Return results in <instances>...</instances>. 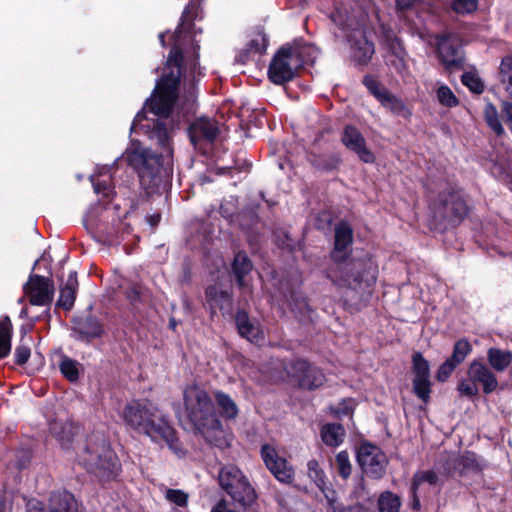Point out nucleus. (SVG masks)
Segmentation results:
<instances>
[{
    "label": "nucleus",
    "instance_id": "17",
    "mask_svg": "<svg viewBox=\"0 0 512 512\" xmlns=\"http://www.w3.org/2000/svg\"><path fill=\"white\" fill-rule=\"evenodd\" d=\"M353 239L352 228L347 223H340L335 228V248L331 256L334 261L347 257V248Z\"/></svg>",
    "mask_w": 512,
    "mask_h": 512
},
{
    "label": "nucleus",
    "instance_id": "11",
    "mask_svg": "<svg viewBox=\"0 0 512 512\" xmlns=\"http://www.w3.org/2000/svg\"><path fill=\"white\" fill-rule=\"evenodd\" d=\"M261 456L269 471L275 478L286 484H290L294 480V469L288 464L284 457H281L277 450L269 445H263L261 448Z\"/></svg>",
    "mask_w": 512,
    "mask_h": 512
},
{
    "label": "nucleus",
    "instance_id": "25",
    "mask_svg": "<svg viewBox=\"0 0 512 512\" xmlns=\"http://www.w3.org/2000/svg\"><path fill=\"white\" fill-rule=\"evenodd\" d=\"M12 323L8 316L0 319V359L11 351Z\"/></svg>",
    "mask_w": 512,
    "mask_h": 512
},
{
    "label": "nucleus",
    "instance_id": "19",
    "mask_svg": "<svg viewBox=\"0 0 512 512\" xmlns=\"http://www.w3.org/2000/svg\"><path fill=\"white\" fill-rule=\"evenodd\" d=\"M78 280L75 272H70L65 283L60 287V295L57 305L65 310H70L76 299Z\"/></svg>",
    "mask_w": 512,
    "mask_h": 512
},
{
    "label": "nucleus",
    "instance_id": "20",
    "mask_svg": "<svg viewBox=\"0 0 512 512\" xmlns=\"http://www.w3.org/2000/svg\"><path fill=\"white\" fill-rule=\"evenodd\" d=\"M46 512H78V505L71 493L58 492L51 496Z\"/></svg>",
    "mask_w": 512,
    "mask_h": 512
},
{
    "label": "nucleus",
    "instance_id": "16",
    "mask_svg": "<svg viewBox=\"0 0 512 512\" xmlns=\"http://www.w3.org/2000/svg\"><path fill=\"white\" fill-rule=\"evenodd\" d=\"M342 143L346 148L355 152L365 163L375 161L374 154L366 147V141L361 132L352 125H347L342 134Z\"/></svg>",
    "mask_w": 512,
    "mask_h": 512
},
{
    "label": "nucleus",
    "instance_id": "33",
    "mask_svg": "<svg viewBox=\"0 0 512 512\" xmlns=\"http://www.w3.org/2000/svg\"><path fill=\"white\" fill-rule=\"evenodd\" d=\"M75 331L82 337L93 338L101 334V327L95 319L87 317L77 323Z\"/></svg>",
    "mask_w": 512,
    "mask_h": 512
},
{
    "label": "nucleus",
    "instance_id": "7",
    "mask_svg": "<svg viewBox=\"0 0 512 512\" xmlns=\"http://www.w3.org/2000/svg\"><path fill=\"white\" fill-rule=\"evenodd\" d=\"M221 487L241 505H250L256 499L254 488L242 471L234 465H227L219 472Z\"/></svg>",
    "mask_w": 512,
    "mask_h": 512
},
{
    "label": "nucleus",
    "instance_id": "14",
    "mask_svg": "<svg viewBox=\"0 0 512 512\" xmlns=\"http://www.w3.org/2000/svg\"><path fill=\"white\" fill-rule=\"evenodd\" d=\"M439 464L440 468L448 477L456 472L462 475L479 469L476 456L471 452H465L461 455L449 454L444 459V462Z\"/></svg>",
    "mask_w": 512,
    "mask_h": 512
},
{
    "label": "nucleus",
    "instance_id": "63",
    "mask_svg": "<svg viewBox=\"0 0 512 512\" xmlns=\"http://www.w3.org/2000/svg\"><path fill=\"white\" fill-rule=\"evenodd\" d=\"M0 512H2V504H0Z\"/></svg>",
    "mask_w": 512,
    "mask_h": 512
},
{
    "label": "nucleus",
    "instance_id": "30",
    "mask_svg": "<svg viewBox=\"0 0 512 512\" xmlns=\"http://www.w3.org/2000/svg\"><path fill=\"white\" fill-rule=\"evenodd\" d=\"M353 57L360 63L364 64L372 57L374 53V46L365 38L360 39L352 45Z\"/></svg>",
    "mask_w": 512,
    "mask_h": 512
},
{
    "label": "nucleus",
    "instance_id": "39",
    "mask_svg": "<svg viewBox=\"0 0 512 512\" xmlns=\"http://www.w3.org/2000/svg\"><path fill=\"white\" fill-rule=\"evenodd\" d=\"M267 44L266 36L262 32H258L248 42L245 53L247 56L253 53L262 54L265 52Z\"/></svg>",
    "mask_w": 512,
    "mask_h": 512
},
{
    "label": "nucleus",
    "instance_id": "53",
    "mask_svg": "<svg viewBox=\"0 0 512 512\" xmlns=\"http://www.w3.org/2000/svg\"><path fill=\"white\" fill-rule=\"evenodd\" d=\"M502 113L504 114L505 120L509 125V129L512 132V103L503 101L501 105Z\"/></svg>",
    "mask_w": 512,
    "mask_h": 512
},
{
    "label": "nucleus",
    "instance_id": "28",
    "mask_svg": "<svg viewBox=\"0 0 512 512\" xmlns=\"http://www.w3.org/2000/svg\"><path fill=\"white\" fill-rule=\"evenodd\" d=\"M215 399L223 417L227 419H234L237 417L239 412L238 407L229 395L218 391L215 394Z\"/></svg>",
    "mask_w": 512,
    "mask_h": 512
},
{
    "label": "nucleus",
    "instance_id": "58",
    "mask_svg": "<svg viewBox=\"0 0 512 512\" xmlns=\"http://www.w3.org/2000/svg\"><path fill=\"white\" fill-rule=\"evenodd\" d=\"M414 0H396L397 6L400 9L408 8Z\"/></svg>",
    "mask_w": 512,
    "mask_h": 512
},
{
    "label": "nucleus",
    "instance_id": "41",
    "mask_svg": "<svg viewBox=\"0 0 512 512\" xmlns=\"http://www.w3.org/2000/svg\"><path fill=\"white\" fill-rule=\"evenodd\" d=\"M307 469L309 478L313 480L317 487L323 490L325 486V474L319 463L314 459L310 460L307 463Z\"/></svg>",
    "mask_w": 512,
    "mask_h": 512
},
{
    "label": "nucleus",
    "instance_id": "43",
    "mask_svg": "<svg viewBox=\"0 0 512 512\" xmlns=\"http://www.w3.org/2000/svg\"><path fill=\"white\" fill-rule=\"evenodd\" d=\"M461 81L471 92L482 93L484 84L481 79L473 72H466L462 75Z\"/></svg>",
    "mask_w": 512,
    "mask_h": 512
},
{
    "label": "nucleus",
    "instance_id": "48",
    "mask_svg": "<svg viewBox=\"0 0 512 512\" xmlns=\"http://www.w3.org/2000/svg\"><path fill=\"white\" fill-rule=\"evenodd\" d=\"M364 83L367 89L370 91V93L373 94L379 100V102H381L382 99L389 92L372 78H365Z\"/></svg>",
    "mask_w": 512,
    "mask_h": 512
},
{
    "label": "nucleus",
    "instance_id": "38",
    "mask_svg": "<svg viewBox=\"0 0 512 512\" xmlns=\"http://www.w3.org/2000/svg\"><path fill=\"white\" fill-rule=\"evenodd\" d=\"M471 351L472 347L467 340H458L454 345L453 353L449 359L454 364L460 365L465 360V358L470 354Z\"/></svg>",
    "mask_w": 512,
    "mask_h": 512
},
{
    "label": "nucleus",
    "instance_id": "47",
    "mask_svg": "<svg viewBox=\"0 0 512 512\" xmlns=\"http://www.w3.org/2000/svg\"><path fill=\"white\" fill-rule=\"evenodd\" d=\"M29 342V340L25 342V340L22 339L15 349V361L19 365L25 364L30 357Z\"/></svg>",
    "mask_w": 512,
    "mask_h": 512
},
{
    "label": "nucleus",
    "instance_id": "6",
    "mask_svg": "<svg viewBox=\"0 0 512 512\" xmlns=\"http://www.w3.org/2000/svg\"><path fill=\"white\" fill-rule=\"evenodd\" d=\"M281 371L273 375L277 381H289L303 389L318 388L325 382V376L321 370L304 360H296L289 364L279 362Z\"/></svg>",
    "mask_w": 512,
    "mask_h": 512
},
{
    "label": "nucleus",
    "instance_id": "57",
    "mask_svg": "<svg viewBox=\"0 0 512 512\" xmlns=\"http://www.w3.org/2000/svg\"><path fill=\"white\" fill-rule=\"evenodd\" d=\"M145 114L144 112H139L136 116H135V119H134V122H133V125H132V128H136L138 125H141V122L145 119Z\"/></svg>",
    "mask_w": 512,
    "mask_h": 512
},
{
    "label": "nucleus",
    "instance_id": "21",
    "mask_svg": "<svg viewBox=\"0 0 512 512\" xmlns=\"http://www.w3.org/2000/svg\"><path fill=\"white\" fill-rule=\"evenodd\" d=\"M50 430L55 438L60 442L61 446L63 448H68L77 434L78 427L69 421H55L51 424Z\"/></svg>",
    "mask_w": 512,
    "mask_h": 512
},
{
    "label": "nucleus",
    "instance_id": "42",
    "mask_svg": "<svg viewBox=\"0 0 512 512\" xmlns=\"http://www.w3.org/2000/svg\"><path fill=\"white\" fill-rule=\"evenodd\" d=\"M439 103L446 107H455L459 101L452 90L446 85H440L436 91Z\"/></svg>",
    "mask_w": 512,
    "mask_h": 512
},
{
    "label": "nucleus",
    "instance_id": "9",
    "mask_svg": "<svg viewBox=\"0 0 512 512\" xmlns=\"http://www.w3.org/2000/svg\"><path fill=\"white\" fill-rule=\"evenodd\" d=\"M467 380L460 381L458 391L467 397L476 396L479 392L478 384L482 386L485 394L497 390L498 380L494 372L479 360H473L467 369Z\"/></svg>",
    "mask_w": 512,
    "mask_h": 512
},
{
    "label": "nucleus",
    "instance_id": "59",
    "mask_svg": "<svg viewBox=\"0 0 512 512\" xmlns=\"http://www.w3.org/2000/svg\"><path fill=\"white\" fill-rule=\"evenodd\" d=\"M197 64H198V63H197V60H196V59H193V60L191 61V63L189 64V68H190V70H191V73H193V74H194V72H195V70H196V68H197Z\"/></svg>",
    "mask_w": 512,
    "mask_h": 512
},
{
    "label": "nucleus",
    "instance_id": "8",
    "mask_svg": "<svg viewBox=\"0 0 512 512\" xmlns=\"http://www.w3.org/2000/svg\"><path fill=\"white\" fill-rule=\"evenodd\" d=\"M303 62L298 48L282 47L270 62L268 68L269 79L278 85L286 83L295 77Z\"/></svg>",
    "mask_w": 512,
    "mask_h": 512
},
{
    "label": "nucleus",
    "instance_id": "32",
    "mask_svg": "<svg viewBox=\"0 0 512 512\" xmlns=\"http://www.w3.org/2000/svg\"><path fill=\"white\" fill-rule=\"evenodd\" d=\"M499 79L509 97L512 98V56L502 59L499 67Z\"/></svg>",
    "mask_w": 512,
    "mask_h": 512
},
{
    "label": "nucleus",
    "instance_id": "18",
    "mask_svg": "<svg viewBox=\"0 0 512 512\" xmlns=\"http://www.w3.org/2000/svg\"><path fill=\"white\" fill-rule=\"evenodd\" d=\"M195 429L198 430L210 444L226 448L229 446V438L226 432L222 429L221 423L215 415V423L209 425H197Z\"/></svg>",
    "mask_w": 512,
    "mask_h": 512
},
{
    "label": "nucleus",
    "instance_id": "29",
    "mask_svg": "<svg viewBox=\"0 0 512 512\" xmlns=\"http://www.w3.org/2000/svg\"><path fill=\"white\" fill-rule=\"evenodd\" d=\"M380 103L397 116L407 118L411 115V111L407 106L390 92L386 94Z\"/></svg>",
    "mask_w": 512,
    "mask_h": 512
},
{
    "label": "nucleus",
    "instance_id": "37",
    "mask_svg": "<svg viewBox=\"0 0 512 512\" xmlns=\"http://www.w3.org/2000/svg\"><path fill=\"white\" fill-rule=\"evenodd\" d=\"M413 391L424 403H428L431 393L430 378H413Z\"/></svg>",
    "mask_w": 512,
    "mask_h": 512
},
{
    "label": "nucleus",
    "instance_id": "1",
    "mask_svg": "<svg viewBox=\"0 0 512 512\" xmlns=\"http://www.w3.org/2000/svg\"><path fill=\"white\" fill-rule=\"evenodd\" d=\"M182 61L181 51L174 46L164 67L163 77L144 107L159 117L153 120L152 125L147 124L143 127L148 137L162 148V153L157 155L150 148L143 147L138 141L133 140L121 156V159L138 173L142 186L147 190L159 187L172 170L171 121L168 117L176 101L177 87L182 75Z\"/></svg>",
    "mask_w": 512,
    "mask_h": 512
},
{
    "label": "nucleus",
    "instance_id": "40",
    "mask_svg": "<svg viewBox=\"0 0 512 512\" xmlns=\"http://www.w3.org/2000/svg\"><path fill=\"white\" fill-rule=\"evenodd\" d=\"M59 368L61 373L71 382L76 381L79 376V370H78V364L76 361L68 358L63 357Z\"/></svg>",
    "mask_w": 512,
    "mask_h": 512
},
{
    "label": "nucleus",
    "instance_id": "15",
    "mask_svg": "<svg viewBox=\"0 0 512 512\" xmlns=\"http://www.w3.org/2000/svg\"><path fill=\"white\" fill-rule=\"evenodd\" d=\"M220 133L219 124L210 118L196 119L189 128V136L192 144L198 147L202 141L213 142Z\"/></svg>",
    "mask_w": 512,
    "mask_h": 512
},
{
    "label": "nucleus",
    "instance_id": "31",
    "mask_svg": "<svg viewBox=\"0 0 512 512\" xmlns=\"http://www.w3.org/2000/svg\"><path fill=\"white\" fill-rule=\"evenodd\" d=\"M427 483L431 486H437L441 483L440 476L433 470L418 471L413 476L412 490L417 492L421 485Z\"/></svg>",
    "mask_w": 512,
    "mask_h": 512
},
{
    "label": "nucleus",
    "instance_id": "3",
    "mask_svg": "<svg viewBox=\"0 0 512 512\" xmlns=\"http://www.w3.org/2000/svg\"><path fill=\"white\" fill-rule=\"evenodd\" d=\"M334 262L329 277L338 287L363 293L376 283L378 266L371 258L346 257Z\"/></svg>",
    "mask_w": 512,
    "mask_h": 512
},
{
    "label": "nucleus",
    "instance_id": "56",
    "mask_svg": "<svg viewBox=\"0 0 512 512\" xmlns=\"http://www.w3.org/2000/svg\"><path fill=\"white\" fill-rule=\"evenodd\" d=\"M92 181L94 180L92 179ZM93 186L96 193H103L105 197L109 196L110 188L106 184L100 182H93Z\"/></svg>",
    "mask_w": 512,
    "mask_h": 512
},
{
    "label": "nucleus",
    "instance_id": "23",
    "mask_svg": "<svg viewBox=\"0 0 512 512\" xmlns=\"http://www.w3.org/2000/svg\"><path fill=\"white\" fill-rule=\"evenodd\" d=\"M487 360L495 371L502 372L512 363V352L492 347L487 351Z\"/></svg>",
    "mask_w": 512,
    "mask_h": 512
},
{
    "label": "nucleus",
    "instance_id": "35",
    "mask_svg": "<svg viewBox=\"0 0 512 512\" xmlns=\"http://www.w3.org/2000/svg\"><path fill=\"white\" fill-rule=\"evenodd\" d=\"M401 502L398 496L391 492H384L378 500L380 512H399Z\"/></svg>",
    "mask_w": 512,
    "mask_h": 512
},
{
    "label": "nucleus",
    "instance_id": "60",
    "mask_svg": "<svg viewBox=\"0 0 512 512\" xmlns=\"http://www.w3.org/2000/svg\"><path fill=\"white\" fill-rule=\"evenodd\" d=\"M416 493L417 492H415V493L413 492V494H414V508H419L420 502H419V499H418Z\"/></svg>",
    "mask_w": 512,
    "mask_h": 512
},
{
    "label": "nucleus",
    "instance_id": "61",
    "mask_svg": "<svg viewBox=\"0 0 512 512\" xmlns=\"http://www.w3.org/2000/svg\"><path fill=\"white\" fill-rule=\"evenodd\" d=\"M160 41H161L162 45H164V35L163 34H160Z\"/></svg>",
    "mask_w": 512,
    "mask_h": 512
},
{
    "label": "nucleus",
    "instance_id": "45",
    "mask_svg": "<svg viewBox=\"0 0 512 512\" xmlns=\"http://www.w3.org/2000/svg\"><path fill=\"white\" fill-rule=\"evenodd\" d=\"M336 467L338 473L344 478L347 479L351 474V464L349 460L348 453L345 451H341L336 456Z\"/></svg>",
    "mask_w": 512,
    "mask_h": 512
},
{
    "label": "nucleus",
    "instance_id": "34",
    "mask_svg": "<svg viewBox=\"0 0 512 512\" xmlns=\"http://www.w3.org/2000/svg\"><path fill=\"white\" fill-rule=\"evenodd\" d=\"M484 118L489 127L498 135L503 136L505 135V130L499 120L498 117V111L496 107L491 104L487 103L484 108Z\"/></svg>",
    "mask_w": 512,
    "mask_h": 512
},
{
    "label": "nucleus",
    "instance_id": "12",
    "mask_svg": "<svg viewBox=\"0 0 512 512\" xmlns=\"http://www.w3.org/2000/svg\"><path fill=\"white\" fill-rule=\"evenodd\" d=\"M24 292L32 305L46 306L52 302L54 285L48 278L31 275L24 286Z\"/></svg>",
    "mask_w": 512,
    "mask_h": 512
},
{
    "label": "nucleus",
    "instance_id": "55",
    "mask_svg": "<svg viewBox=\"0 0 512 512\" xmlns=\"http://www.w3.org/2000/svg\"><path fill=\"white\" fill-rule=\"evenodd\" d=\"M352 410H353V401L352 400H345L336 409V414L338 416L348 415V414H350L352 412Z\"/></svg>",
    "mask_w": 512,
    "mask_h": 512
},
{
    "label": "nucleus",
    "instance_id": "36",
    "mask_svg": "<svg viewBox=\"0 0 512 512\" xmlns=\"http://www.w3.org/2000/svg\"><path fill=\"white\" fill-rule=\"evenodd\" d=\"M414 378H430V367L428 361L419 352L412 356Z\"/></svg>",
    "mask_w": 512,
    "mask_h": 512
},
{
    "label": "nucleus",
    "instance_id": "10",
    "mask_svg": "<svg viewBox=\"0 0 512 512\" xmlns=\"http://www.w3.org/2000/svg\"><path fill=\"white\" fill-rule=\"evenodd\" d=\"M357 456L358 462L367 476L379 479L384 475L387 458L378 447L371 444H362Z\"/></svg>",
    "mask_w": 512,
    "mask_h": 512
},
{
    "label": "nucleus",
    "instance_id": "52",
    "mask_svg": "<svg viewBox=\"0 0 512 512\" xmlns=\"http://www.w3.org/2000/svg\"><path fill=\"white\" fill-rule=\"evenodd\" d=\"M511 159H512V153H508L506 163L496 162L493 167V173L502 178L507 177L511 170V167H510Z\"/></svg>",
    "mask_w": 512,
    "mask_h": 512
},
{
    "label": "nucleus",
    "instance_id": "4",
    "mask_svg": "<svg viewBox=\"0 0 512 512\" xmlns=\"http://www.w3.org/2000/svg\"><path fill=\"white\" fill-rule=\"evenodd\" d=\"M79 462L103 482L114 480L120 471L117 455L104 440L99 443H89L79 455Z\"/></svg>",
    "mask_w": 512,
    "mask_h": 512
},
{
    "label": "nucleus",
    "instance_id": "46",
    "mask_svg": "<svg viewBox=\"0 0 512 512\" xmlns=\"http://www.w3.org/2000/svg\"><path fill=\"white\" fill-rule=\"evenodd\" d=\"M478 0H453L452 9L458 14H468L476 10Z\"/></svg>",
    "mask_w": 512,
    "mask_h": 512
},
{
    "label": "nucleus",
    "instance_id": "5",
    "mask_svg": "<svg viewBox=\"0 0 512 512\" xmlns=\"http://www.w3.org/2000/svg\"><path fill=\"white\" fill-rule=\"evenodd\" d=\"M185 411L193 426L215 423L214 404L209 394L197 385H188L183 391Z\"/></svg>",
    "mask_w": 512,
    "mask_h": 512
},
{
    "label": "nucleus",
    "instance_id": "24",
    "mask_svg": "<svg viewBox=\"0 0 512 512\" xmlns=\"http://www.w3.org/2000/svg\"><path fill=\"white\" fill-rule=\"evenodd\" d=\"M385 46L388 49V52L394 59L390 60V63L397 69L401 70L404 68V59L406 53L400 43V41L394 37L393 35H388L385 40Z\"/></svg>",
    "mask_w": 512,
    "mask_h": 512
},
{
    "label": "nucleus",
    "instance_id": "13",
    "mask_svg": "<svg viewBox=\"0 0 512 512\" xmlns=\"http://www.w3.org/2000/svg\"><path fill=\"white\" fill-rule=\"evenodd\" d=\"M457 41L458 38L454 34L437 36L438 56L447 69H459L463 65V56Z\"/></svg>",
    "mask_w": 512,
    "mask_h": 512
},
{
    "label": "nucleus",
    "instance_id": "22",
    "mask_svg": "<svg viewBox=\"0 0 512 512\" xmlns=\"http://www.w3.org/2000/svg\"><path fill=\"white\" fill-rule=\"evenodd\" d=\"M235 322L237 329L242 337L248 339L251 342L258 341L262 338L261 331L258 326L250 322L246 312L239 311L236 314Z\"/></svg>",
    "mask_w": 512,
    "mask_h": 512
},
{
    "label": "nucleus",
    "instance_id": "44",
    "mask_svg": "<svg viewBox=\"0 0 512 512\" xmlns=\"http://www.w3.org/2000/svg\"><path fill=\"white\" fill-rule=\"evenodd\" d=\"M206 295L216 305H219L220 309L230 305V295L226 291H218L216 287H209L206 290Z\"/></svg>",
    "mask_w": 512,
    "mask_h": 512
},
{
    "label": "nucleus",
    "instance_id": "26",
    "mask_svg": "<svg viewBox=\"0 0 512 512\" xmlns=\"http://www.w3.org/2000/svg\"><path fill=\"white\" fill-rule=\"evenodd\" d=\"M321 437L326 445L336 447L343 441L344 429L339 424L324 425L321 430Z\"/></svg>",
    "mask_w": 512,
    "mask_h": 512
},
{
    "label": "nucleus",
    "instance_id": "50",
    "mask_svg": "<svg viewBox=\"0 0 512 512\" xmlns=\"http://www.w3.org/2000/svg\"><path fill=\"white\" fill-rule=\"evenodd\" d=\"M457 366L458 365L454 364L450 359H447L444 363L440 365L437 371V380L440 382L446 381Z\"/></svg>",
    "mask_w": 512,
    "mask_h": 512
},
{
    "label": "nucleus",
    "instance_id": "51",
    "mask_svg": "<svg viewBox=\"0 0 512 512\" xmlns=\"http://www.w3.org/2000/svg\"><path fill=\"white\" fill-rule=\"evenodd\" d=\"M187 498V494L181 490L168 489L166 491V499L180 507H183L187 504Z\"/></svg>",
    "mask_w": 512,
    "mask_h": 512
},
{
    "label": "nucleus",
    "instance_id": "2",
    "mask_svg": "<svg viewBox=\"0 0 512 512\" xmlns=\"http://www.w3.org/2000/svg\"><path fill=\"white\" fill-rule=\"evenodd\" d=\"M121 417L132 430L148 436L155 442H164L172 450H177L174 429L162 411L154 404L148 401L133 400L125 405Z\"/></svg>",
    "mask_w": 512,
    "mask_h": 512
},
{
    "label": "nucleus",
    "instance_id": "27",
    "mask_svg": "<svg viewBox=\"0 0 512 512\" xmlns=\"http://www.w3.org/2000/svg\"><path fill=\"white\" fill-rule=\"evenodd\" d=\"M252 270V263L243 252H239L235 255L233 262V272L237 278V282L240 286L245 285L244 277Z\"/></svg>",
    "mask_w": 512,
    "mask_h": 512
},
{
    "label": "nucleus",
    "instance_id": "54",
    "mask_svg": "<svg viewBox=\"0 0 512 512\" xmlns=\"http://www.w3.org/2000/svg\"><path fill=\"white\" fill-rule=\"evenodd\" d=\"M196 9H197V7H196V5H195V4L189 5V6L185 9V11L183 12V15H182V23H181V26H180V27H178V29L176 30V33H178V32L180 31V29H181L182 27H184V26H185V21H186V20H190V19H192V18L194 17L195 12H196Z\"/></svg>",
    "mask_w": 512,
    "mask_h": 512
},
{
    "label": "nucleus",
    "instance_id": "62",
    "mask_svg": "<svg viewBox=\"0 0 512 512\" xmlns=\"http://www.w3.org/2000/svg\"><path fill=\"white\" fill-rule=\"evenodd\" d=\"M158 220H159V216H157L156 218H153V222L152 223L156 224L158 222Z\"/></svg>",
    "mask_w": 512,
    "mask_h": 512
},
{
    "label": "nucleus",
    "instance_id": "49",
    "mask_svg": "<svg viewBox=\"0 0 512 512\" xmlns=\"http://www.w3.org/2000/svg\"><path fill=\"white\" fill-rule=\"evenodd\" d=\"M451 213L455 217H463L467 213V205L466 203L460 198V196L452 195L451 196Z\"/></svg>",
    "mask_w": 512,
    "mask_h": 512
}]
</instances>
